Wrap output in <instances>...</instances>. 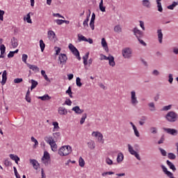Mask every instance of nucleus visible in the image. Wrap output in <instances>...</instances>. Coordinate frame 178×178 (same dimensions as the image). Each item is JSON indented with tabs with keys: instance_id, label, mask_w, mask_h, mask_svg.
<instances>
[{
	"instance_id": "nucleus-1",
	"label": "nucleus",
	"mask_w": 178,
	"mask_h": 178,
	"mask_svg": "<svg viewBox=\"0 0 178 178\" xmlns=\"http://www.w3.org/2000/svg\"><path fill=\"white\" fill-rule=\"evenodd\" d=\"M165 118L170 123H175L178 120V114L175 111H169L165 115Z\"/></svg>"
},
{
	"instance_id": "nucleus-2",
	"label": "nucleus",
	"mask_w": 178,
	"mask_h": 178,
	"mask_svg": "<svg viewBox=\"0 0 178 178\" xmlns=\"http://www.w3.org/2000/svg\"><path fill=\"white\" fill-rule=\"evenodd\" d=\"M58 154L60 156H67L69 154H72V147L70 145L62 146L58 150Z\"/></svg>"
},
{
	"instance_id": "nucleus-3",
	"label": "nucleus",
	"mask_w": 178,
	"mask_h": 178,
	"mask_svg": "<svg viewBox=\"0 0 178 178\" xmlns=\"http://www.w3.org/2000/svg\"><path fill=\"white\" fill-rule=\"evenodd\" d=\"M108 60V64L110 66L112 67H115V65L116 63H115V57L109 54L108 56L107 57L104 54H101V58L100 60Z\"/></svg>"
},
{
	"instance_id": "nucleus-4",
	"label": "nucleus",
	"mask_w": 178,
	"mask_h": 178,
	"mask_svg": "<svg viewBox=\"0 0 178 178\" xmlns=\"http://www.w3.org/2000/svg\"><path fill=\"white\" fill-rule=\"evenodd\" d=\"M68 48L79 60H81V57L80 56V51H79V50L77 49V48H76V47H74V45H73L72 43H70L68 45Z\"/></svg>"
},
{
	"instance_id": "nucleus-5",
	"label": "nucleus",
	"mask_w": 178,
	"mask_h": 178,
	"mask_svg": "<svg viewBox=\"0 0 178 178\" xmlns=\"http://www.w3.org/2000/svg\"><path fill=\"white\" fill-rule=\"evenodd\" d=\"M164 131H166L168 134H171V136H177V129L172 128H163Z\"/></svg>"
},
{
	"instance_id": "nucleus-6",
	"label": "nucleus",
	"mask_w": 178,
	"mask_h": 178,
	"mask_svg": "<svg viewBox=\"0 0 178 178\" xmlns=\"http://www.w3.org/2000/svg\"><path fill=\"white\" fill-rule=\"evenodd\" d=\"M58 59L60 60V65H65L66 63V62L67 61V56H66L65 54H61L59 57Z\"/></svg>"
},
{
	"instance_id": "nucleus-7",
	"label": "nucleus",
	"mask_w": 178,
	"mask_h": 178,
	"mask_svg": "<svg viewBox=\"0 0 178 178\" xmlns=\"http://www.w3.org/2000/svg\"><path fill=\"white\" fill-rule=\"evenodd\" d=\"M134 35H136V38H143L144 37V32L140 31L137 28H134Z\"/></svg>"
},
{
	"instance_id": "nucleus-8",
	"label": "nucleus",
	"mask_w": 178,
	"mask_h": 178,
	"mask_svg": "<svg viewBox=\"0 0 178 178\" xmlns=\"http://www.w3.org/2000/svg\"><path fill=\"white\" fill-rule=\"evenodd\" d=\"M122 56L124 58H130L131 56V51L129 48H125L122 50Z\"/></svg>"
},
{
	"instance_id": "nucleus-9",
	"label": "nucleus",
	"mask_w": 178,
	"mask_h": 178,
	"mask_svg": "<svg viewBox=\"0 0 178 178\" xmlns=\"http://www.w3.org/2000/svg\"><path fill=\"white\" fill-rule=\"evenodd\" d=\"M72 111L75 112V113H76V115H81V113H83V112H84V110L81 109L80 106H76L73 107L72 108Z\"/></svg>"
},
{
	"instance_id": "nucleus-10",
	"label": "nucleus",
	"mask_w": 178,
	"mask_h": 178,
	"mask_svg": "<svg viewBox=\"0 0 178 178\" xmlns=\"http://www.w3.org/2000/svg\"><path fill=\"white\" fill-rule=\"evenodd\" d=\"M7 76H8V72H6V70H4L2 74V81H1L2 86H5V84H6V80H8Z\"/></svg>"
},
{
	"instance_id": "nucleus-11",
	"label": "nucleus",
	"mask_w": 178,
	"mask_h": 178,
	"mask_svg": "<svg viewBox=\"0 0 178 178\" xmlns=\"http://www.w3.org/2000/svg\"><path fill=\"white\" fill-rule=\"evenodd\" d=\"M102 46L103 47L106 52H109V48L108 47V43L106 42V40H105V38H103L102 39Z\"/></svg>"
},
{
	"instance_id": "nucleus-12",
	"label": "nucleus",
	"mask_w": 178,
	"mask_h": 178,
	"mask_svg": "<svg viewBox=\"0 0 178 178\" xmlns=\"http://www.w3.org/2000/svg\"><path fill=\"white\" fill-rule=\"evenodd\" d=\"M31 15V16H33L34 15V13H29L27 15H26V17H24V20L26 21L31 24L33 23V21H31V16L30 15Z\"/></svg>"
},
{
	"instance_id": "nucleus-13",
	"label": "nucleus",
	"mask_w": 178,
	"mask_h": 178,
	"mask_svg": "<svg viewBox=\"0 0 178 178\" xmlns=\"http://www.w3.org/2000/svg\"><path fill=\"white\" fill-rule=\"evenodd\" d=\"M30 163H31L33 166V169H38V166H40V163H38V161L35 159H30Z\"/></svg>"
},
{
	"instance_id": "nucleus-14",
	"label": "nucleus",
	"mask_w": 178,
	"mask_h": 178,
	"mask_svg": "<svg viewBox=\"0 0 178 178\" xmlns=\"http://www.w3.org/2000/svg\"><path fill=\"white\" fill-rule=\"evenodd\" d=\"M158 39L160 44H162V40H163V33H162V29L157 31Z\"/></svg>"
},
{
	"instance_id": "nucleus-15",
	"label": "nucleus",
	"mask_w": 178,
	"mask_h": 178,
	"mask_svg": "<svg viewBox=\"0 0 178 178\" xmlns=\"http://www.w3.org/2000/svg\"><path fill=\"white\" fill-rule=\"evenodd\" d=\"M166 163L170 169H172V172H176V166H175V164H173V163L170 162V161L169 160H167Z\"/></svg>"
},
{
	"instance_id": "nucleus-16",
	"label": "nucleus",
	"mask_w": 178,
	"mask_h": 178,
	"mask_svg": "<svg viewBox=\"0 0 178 178\" xmlns=\"http://www.w3.org/2000/svg\"><path fill=\"white\" fill-rule=\"evenodd\" d=\"M10 158L13 161H15V163H17V165H19V161H20V158L19 156H17V155L11 154H10Z\"/></svg>"
},
{
	"instance_id": "nucleus-17",
	"label": "nucleus",
	"mask_w": 178,
	"mask_h": 178,
	"mask_svg": "<svg viewBox=\"0 0 178 178\" xmlns=\"http://www.w3.org/2000/svg\"><path fill=\"white\" fill-rule=\"evenodd\" d=\"M26 65L28 67H29V69H31L33 72H40V68L37 67V65H31L29 63H26Z\"/></svg>"
},
{
	"instance_id": "nucleus-18",
	"label": "nucleus",
	"mask_w": 178,
	"mask_h": 178,
	"mask_svg": "<svg viewBox=\"0 0 178 178\" xmlns=\"http://www.w3.org/2000/svg\"><path fill=\"white\" fill-rule=\"evenodd\" d=\"M161 169H163V172L167 176H172V172L168 170V168H165V165H161Z\"/></svg>"
},
{
	"instance_id": "nucleus-19",
	"label": "nucleus",
	"mask_w": 178,
	"mask_h": 178,
	"mask_svg": "<svg viewBox=\"0 0 178 178\" xmlns=\"http://www.w3.org/2000/svg\"><path fill=\"white\" fill-rule=\"evenodd\" d=\"M142 4L143 6L147 8V9H149V8H151V1H149V0H143Z\"/></svg>"
},
{
	"instance_id": "nucleus-20",
	"label": "nucleus",
	"mask_w": 178,
	"mask_h": 178,
	"mask_svg": "<svg viewBox=\"0 0 178 178\" xmlns=\"http://www.w3.org/2000/svg\"><path fill=\"white\" fill-rule=\"evenodd\" d=\"M58 113L59 115H67V110L65 109L64 107H59L58 108Z\"/></svg>"
},
{
	"instance_id": "nucleus-21",
	"label": "nucleus",
	"mask_w": 178,
	"mask_h": 178,
	"mask_svg": "<svg viewBox=\"0 0 178 178\" xmlns=\"http://www.w3.org/2000/svg\"><path fill=\"white\" fill-rule=\"evenodd\" d=\"M161 1L162 0H156V4H157V8H158V11L160 13L163 12V8H162V3H161Z\"/></svg>"
},
{
	"instance_id": "nucleus-22",
	"label": "nucleus",
	"mask_w": 178,
	"mask_h": 178,
	"mask_svg": "<svg viewBox=\"0 0 178 178\" xmlns=\"http://www.w3.org/2000/svg\"><path fill=\"white\" fill-rule=\"evenodd\" d=\"M38 99H41V101H49L51 97L47 94L43 96L38 97Z\"/></svg>"
},
{
	"instance_id": "nucleus-23",
	"label": "nucleus",
	"mask_w": 178,
	"mask_h": 178,
	"mask_svg": "<svg viewBox=\"0 0 178 178\" xmlns=\"http://www.w3.org/2000/svg\"><path fill=\"white\" fill-rule=\"evenodd\" d=\"M44 141H46V143H47V144H49V145H51V144H53V143L55 141L52 139V136H46L44 137Z\"/></svg>"
},
{
	"instance_id": "nucleus-24",
	"label": "nucleus",
	"mask_w": 178,
	"mask_h": 178,
	"mask_svg": "<svg viewBox=\"0 0 178 178\" xmlns=\"http://www.w3.org/2000/svg\"><path fill=\"white\" fill-rule=\"evenodd\" d=\"M124 158V156H123V153L122 152L118 153V157H117L118 163H120V162H122Z\"/></svg>"
},
{
	"instance_id": "nucleus-25",
	"label": "nucleus",
	"mask_w": 178,
	"mask_h": 178,
	"mask_svg": "<svg viewBox=\"0 0 178 178\" xmlns=\"http://www.w3.org/2000/svg\"><path fill=\"white\" fill-rule=\"evenodd\" d=\"M31 90H34V88H35V87L38 86V82L34 79H31Z\"/></svg>"
},
{
	"instance_id": "nucleus-26",
	"label": "nucleus",
	"mask_w": 178,
	"mask_h": 178,
	"mask_svg": "<svg viewBox=\"0 0 178 178\" xmlns=\"http://www.w3.org/2000/svg\"><path fill=\"white\" fill-rule=\"evenodd\" d=\"M11 44L13 48H17V45H19V44L17 43V39L13 37V39H11Z\"/></svg>"
},
{
	"instance_id": "nucleus-27",
	"label": "nucleus",
	"mask_w": 178,
	"mask_h": 178,
	"mask_svg": "<svg viewBox=\"0 0 178 178\" xmlns=\"http://www.w3.org/2000/svg\"><path fill=\"white\" fill-rule=\"evenodd\" d=\"M44 159H46V161H48V159H51V156L49 155V153L47 151L44 152L42 161H44Z\"/></svg>"
},
{
	"instance_id": "nucleus-28",
	"label": "nucleus",
	"mask_w": 178,
	"mask_h": 178,
	"mask_svg": "<svg viewBox=\"0 0 178 178\" xmlns=\"http://www.w3.org/2000/svg\"><path fill=\"white\" fill-rule=\"evenodd\" d=\"M50 147L51 148V151H54V152H56L58 151V145H56L55 141L50 145Z\"/></svg>"
},
{
	"instance_id": "nucleus-29",
	"label": "nucleus",
	"mask_w": 178,
	"mask_h": 178,
	"mask_svg": "<svg viewBox=\"0 0 178 178\" xmlns=\"http://www.w3.org/2000/svg\"><path fill=\"white\" fill-rule=\"evenodd\" d=\"M88 147L90 149H95V142L90 140L88 143Z\"/></svg>"
},
{
	"instance_id": "nucleus-30",
	"label": "nucleus",
	"mask_w": 178,
	"mask_h": 178,
	"mask_svg": "<svg viewBox=\"0 0 178 178\" xmlns=\"http://www.w3.org/2000/svg\"><path fill=\"white\" fill-rule=\"evenodd\" d=\"M48 37L49 38H51V40H54L55 37H56V35L55 34V32L54 31H48Z\"/></svg>"
},
{
	"instance_id": "nucleus-31",
	"label": "nucleus",
	"mask_w": 178,
	"mask_h": 178,
	"mask_svg": "<svg viewBox=\"0 0 178 178\" xmlns=\"http://www.w3.org/2000/svg\"><path fill=\"white\" fill-rule=\"evenodd\" d=\"M41 74H42V76H43V77H44V80H46V81H48L49 83H51V80L49 79V78H48V76L45 73L44 70L41 71Z\"/></svg>"
},
{
	"instance_id": "nucleus-32",
	"label": "nucleus",
	"mask_w": 178,
	"mask_h": 178,
	"mask_svg": "<svg viewBox=\"0 0 178 178\" xmlns=\"http://www.w3.org/2000/svg\"><path fill=\"white\" fill-rule=\"evenodd\" d=\"M178 3L176 1L172 2V3L170 6H168L167 8L168 9H170V10H173L176 6H177Z\"/></svg>"
},
{
	"instance_id": "nucleus-33",
	"label": "nucleus",
	"mask_w": 178,
	"mask_h": 178,
	"mask_svg": "<svg viewBox=\"0 0 178 178\" xmlns=\"http://www.w3.org/2000/svg\"><path fill=\"white\" fill-rule=\"evenodd\" d=\"M66 94H68L70 98H73V92H72V87L69 86L68 89L66 90Z\"/></svg>"
},
{
	"instance_id": "nucleus-34",
	"label": "nucleus",
	"mask_w": 178,
	"mask_h": 178,
	"mask_svg": "<svg viewBox=\"0 0 178 178\" xmlns=\"http://www.w3.org/2000/svg\"><path fill=\"white\" fill-rule=\"evenodd\" d=\"M40 47L42 52H44V49H45V43H44V40H40Z\"/></svg>"
},
{
	"instance_id": "nucleus-35",
	"label": "nucleus",
	"mask_w": 178,
	"mask_h": 178,
	"mask_svg": "<svg viewBox=\"0 0 178 178\" xmlns=\"http://www.w3.org/2000/svg\"><path fill=\"white\" fill-rule=\"evenodd\" d=\"M149 108H150L149 111L154 112L155 111V104L154 102H151L148 104Z\"/></svg>"
},
{
	"instance_id": "nucleus-36",
	"label": "nucleus",
	"mask_w": 178,
	"mask_h": 178,
	"mask_svg": "<svg viewBox=\"0 0 178 178\" xmlns=\"http://www.w3.org/2000/svg\"><path fill=\"white\" fill-rule=\"evenodd\" d=\"M0 51L1 55H3L5 54V52L6 51V47H5V44H1Z\"/></svg>"
},
{
	"instance_id": "nucleus-37",
	"label": "nucleus",
	"mask_w": 178,
	"mask_h": 178,
	"mask_svg": "<svg viewBox=\"0 0 178 178\" xmlns=\"http://www.w3.org/2000/svg\"><path fill=\"white\" fill-rule=\"evenodd\" d=\"M98 141L99 143H102V144H104V136L102 135V134L101 133H99V135H98Z\"/></svg>"
},
{
	"instance_id": "nucleus-38",
	"label": "nucleus",
	"mask_w": 178,
	"mask_h": 178,
	"mask_svg": "<svg viewBox=\"0 0 178 178\" xmlns=\"http://www.w3.org/2000/svg\"><path fill=\"white\" fill-rule=\"evenodd\" d=\"M79 166H81V168H84V165H86V162L84 161V159H83V157H80L79 158Z\"/></svg>"
},
{
	"instance_id": "nucleus-39",
	"label": "nucleus",
	"mask_w": 178,
	"mask_h": 178,
	"mask_svg": "<svg viewBox=\"0 0 178 178\" xmlns=\"http://www.w3.org/2000/svg\"><path fill=\"white\" fill-rule=\"evenodd\" d=\"M86 119H87V113L83 114L82 118L80 120V124H83L84 122H86Z\"/></svg>"
},
{
	"instance_id": "nucleus-40",
	"label": "nucleus",
	"mask_w": 178,
	"mask_h": 178,
	"mask_svg": "<svg viewBox=\"0 0 178 178\" xmlns=\"http://www.w3.org/2000/svg\"><path fill=\"white\" fill-rule=\"evenodd\" d=\"M128 151L131 155H134V148H133L130 144H128Z\"/></svg>"
},
{
	"instance_id": "nucleus-41",
	"label": "nucleus",
	"mask_w": 178,
	"mask_h": 178,
	"mask_svg": "<svg viewBox=\"0 0 178 178\" xmlns=\"http://www.w3.org/2000/svg\"><path fill=\"white\" fill-rule=\"evenodd\" d=\"M76 83L77 87H81V86H83V83H81V79H80V77L76 78Z\"/></svg>"
},
{
	"instance_id": "nucleus-42",
	"label": "nucleus",
	"mask_w": 178,
	"mask_h": 178,
	"mask_svg": "<svg viewBox=\"0 0 178 178\" xmlns=\"http://www.w3.org/2000/svg\"><path fill=\"white\" fill-rule=\"evenodd\" d=\"M114 31L115 33H122V28L120 27V25H117L114 27Z\"/></svg>"
},
{
	"instance_id": "nucleus-43",
	"label": "nucleus",
	"mask_w": 178,
	"mask_h": 178,
	"mask_svg": "<svg viewBox=\"0 0 178 178\" xmlns=\"http://www.w3.org/2000/svg\"><path fill=\"white\" fill-rule=\"evenodd\" d=\"M31 140L32 141V143H34V145H33V148H35L36 145H38V140H37V139L34 138V136H32L31 138Z\"/></svg>"
},
{
	"instance_id": "nucleus-44",
	"label": "nucleus",
	"mask_w": 178,
	"mask_h": 178,
	"mask_svg": "<svg viewBox=\"0 0 178 178\" xmlns=\"http://www.w3.org/2000/svg\"><path fill=\"white\" fill-rule=\"evenodd\" d=\"M28 58H29V56H27V54H22V61L24 63H26V65H27Z\"/></svg>"
},
{
	"instance_id": "nucleus-45",
	"label": "nucleus",
	"mask_w": 178,
	"mask_h": 178,
	"mask_svg": "<svg viewBox=\"0 0 178 178\" xmlns=\"http://www.w3.org/2000/svg\"><path fill=\"white\" fill-rule=\"evenodd\" d=\"M78 38H79V41H87V39L85 36H83V35L79 34L78 35Z\"/></svg>"
},
{
	"instance_id": "nucleus-46",
	"label": "nucleus",
	"mask_w": 178,
	"mask_h": 178,
	"mask_svg": "<svg viewBox=\"0 0 178 178\" xmlns=\"http://www.w3.org/2000/svg\"><path fill=\"white\" fill-rule=\"evenodd\" d=\"M169 159H176V155L173 153H168V156Z\"/></svg>"
},
{
	"instance_id": "nucleus-47",
	"label": "nucleus",
	"mask_w": 178,
	"mask_h": 178,
	"mask_svg": "<svg viewBox=\"0 0 178 178\" xmlns=\"http://www.w3.org/2000/svg\"><path fill=\"white\" fill-rule=\"evenodd\" d=\"M53 126H54V130H58V129H60L59 123H58V122H54Z\"/></svg>"
},
{
	"instance_id": "nucleus-48",
	"label": "nucleus",
	"mask_w": 178,
	"mask_h": 178,
	"mask_svg": "<svg viewBox=\"0 0 178 178\" xmlns=\"http://www.w3.org/2000/svg\"><path fill=\"white\" fill-rule=\"evenodd\" d=\"M170 109H172V104L163 106L162 111H170Z\"/></svg>"
},
{
	"instance_id": "nucleus-49",
	"label": "nucleus",
	"mask_w": 178,
	"mask_h": 178,
	"mask_svg": "<svg viewBox=\"0 0 178 178\" xmlns=\"http://www.w3.org/2000/svg\"><path fill=\"white\" fill-rule=\"evenodd\" d=\"M159 149L163 156H166V155H167L166 150L162 149L161 147H160Z\"/></svg>"
},
{
	"instance_id": "nucleus-50",
	"label": "nucleus",
	"mask_w": 178,
	"mask_h": 178,
	"mask_svg": "<svg viewBox=\"0 0 178 178\" xmlns=\"http://www.w3.org/2000/svg\"><path fill=\"white\" fill-rule=\"evenodd\" d=\"M23 82V79L22 78H17L15 79H14V83H15V84H19V83Z\"/></svg>"
},
{
	"instance_id": "nucleus-51",
	"label": "nucleus",
	"mask_w": 178,
	"mask_h": 178,
	"mask_svg": "<svg viewBox=\"0 0 178 178\" xmlns=\"http://www.w3.org/2000/svg\"><path fill=\"white\" fill-rule=\"evenodd\" d=\"M168 82L170 84H172L173 83V74H169L168 75Z\"/></svg>"
},
{
	"instance_id": "nucleus-52",
	"label": "nucleus",
	"mask_w": 178,
	"mask_h": 178,
	"mask_svg": "<svg viewBox=\"0 0 178 178\" xmlns=\"http://www.w3.org/2000/svg\"><path fill=\"white\" fill-rule=\"evenodd\" d=\"M95 23V22H92V21L90 22L89 26H90L91 30L95 29V25L94 24Z\"/></svg>"
},
{
	"instance_id": "nucleus-53",
	"label": "nucleus",
	"mask_w": 178,
	"mask_h": 178,
	"mask_svg": "<svg viewBox=\"0 0 178 178\" xmlns=\"http://www.w3.org/2000/svg\"><path fill=\"white\" fill-rule=\"evenodd\" d=\"M106 163L107 165H113V161L109 158L106 159Z\"/></svg>"
},
{
	"instance_id": "nucleus-54",
	"label": "nucleus",
	"mask_w": 178,
	"mask_h": 178,
	"mask_svg": "<svg viewBox=\"0 0 178 178\" xmlns=\"http://www.w3.org/2000/svg\"><path fill=\"white\" fill-rule=\"evenodd\" d=\"M134 156L138 159V161H141V156H140V154L136 151L134 152Z\"/></svg>"
},
{
	"instance_id": "nucleus-55",
	"label": "nucleus",
	"mask_w": 178,
	"mask_h": 178,
	"mask_svg": "<svg viewBox=\"0 0 178 178\" xmlns=\"http://www.w3.org/2000/svg\"><path fill=\"white\" fill-rule=\"evenodd\" d=\"M134 134L136 136V137H140V132H138V130H137V127L134 126Z\"/></svg>"
},
{
	"instance_id": "nucleus-56",
	"label": "nucleus",
	"mask_w": 178,
	"mask_h": 178,
	"mask_svg": "<svg viewBox=\"0 0 178 178\" xmlns=\"http://www.w3.org/2000/svg\"><path fill=\"white\" fill-rule=\"evenodd\" d=\"M163 141H165V135H163L161 139L158 141V144H163Z\"/></svg>"
},
{
	"instance_id": "nucleus-57",
	"label": "nucleus",
	"mask_w": 178,
	"mask_h": 178,
	"mask_svg": "<svg viewBox=\"0 0 178 178\" xmlns=\"http://www.w3.org/2000/svg\"><path fill=\"white\" fill-rule=\"evenodd\" d=\"M65 105H68V106H72V100H70V99H67L65 100Z\"/></svg>"
},
{
	"instance_id": "nucleus-58",
	"label": "nucleus",
	"mask_w": 178,
	"mask_h": 178,
	"mask_svg": "<svg viewBox=\"0 0 178 178\" xmlns=\"http://www.w3.org/2000/svg\"><path fill=\"white\" fill-rule=\"evenodd\" d=\"M138 40L139 41L140 44H141V45H143V47H147V43H145L144 40H141V38H138Z\"/></svg>"
},
{
	"instance_id": "nucleus-59",
	"label": "nucleus",
	"mask_w": 178,
	"mask_h": 178,
	"mask_svg": "<svg viewBox=\"0 0 178 178\" xmlns=\"http://www.w3.org/2000/svg\"><path fill=\"white\" fill-rule=\"evenodd\" d=\"M55 22L58 26L63 24V19H56Z\"/></svg>"
},
{
	"instance_id": "nucleus-60",
	"label": "nucleus",
	"mask_w": 178,
	"mask_h": 178,
	"mask_svg": "<svg viewBox=\"0 0 178 178\" xmlns=\"http://www.w3.org/2000/svg\"><path fill=\"white\" fill-rule=\"evenodd\" d=\"M131 104L134 105V90L131 91Z\"/></svg>"
},
{
	"instance_id": "nucleus-61",
	"label": "nucleus",
	"mask_w": 178,
	"mask_h": 178,
	"mask_svg": "<svg viewBox=\"0 0 178 178\" xmlns=\"http://www.w3.org/2000/svg\"><path fill=\"white\" fill-rule=\"evenodd\" d=\"M106 175H115V172L112 171H109V172H106L102 173V176H106Z\"/></svg>"
},
{
	"instance_id": "nucleus-62",
	"label": "nucleus",
	"mask_w": 178,
	"mask_h": 178,
	"mask_svg": "<svg viewBox=\"0 0 178 178\" xmlns=\"http://www.w3.org/2000/svg\"><path fill=\"white\" fill-rule=\"evenodd\" d=\"M99 10H101V12H106V7L104 6H99Z\"/></svg>"
},
{
	"instance_id": "nucleus-63",
	"label": "nucleus",
	"mask_w": 178,
	"mask_h": 178,
	"mask_svg": "<svg viewBox=\"0 0 178 178\" xmlns=\"http://www.w3.org/2000/svg\"><path fill=\"white\" fill-rule=\"evenodd\" d=\"M4 164L6 166H12V162H10L8 160L5 161Z\"/></svg>"
},
{
	"instance_id": "nucleus-64",
	"label": "nucleus",
	"mask_w": 178,
	"mask_h": 178,
	"mask_svg": "<svg viewBox=\"0 0 178 178\" xmlns=\"http://www.w3.org/2000/svg\"><path fill=\"white\" fill-rule=\"evenodd\" d=\"M172 52L175 55H178V48L177 47H173L172 48Z\"/></svg>"
}]
</instances>
